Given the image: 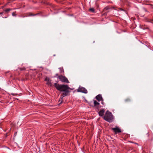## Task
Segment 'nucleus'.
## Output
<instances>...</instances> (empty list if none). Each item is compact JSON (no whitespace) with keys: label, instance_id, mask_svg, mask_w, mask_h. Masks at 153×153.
Wrapping results in <instances>:
<instances>
[{"label":"nucleus","instance_id":"f257e3e1","mask_svg":"<svg viewBox=\"0 0 153 153\" xmlns=\"http://www.w3.org/2000/svg\"><path fill=\"white\" fill-rule=\"evenodd\" d=\"M54 85L57 90L60 91L62 100L64 97L68 95L72 90V89L67 85H60L55 83Z\"/></svg>","mask_w":153,"mask_h":153},{"label":"nucleus","instance_id":"f03ea898","mask_svg":"<svg viewBox=\"0 0 153 153\" xmlns=\"http://www.w3.org/2000/svg\"><path fill=\"white\" fill-rule=\"evenodd\" d=\"M103 117L105 120L109 123L112 122L114 119L112 113L108 110L106 112L105 115Z\"/></svg>","mask_w":153,"mask_h":153},{"label":"nucleus","instance_id":"7ed1b4c3","mask_svg":"<svg viewBox=\"0 0 153 153\" xmlns=\"http://www.w3.org/2000/svg\"><path fill=\"white\" fill-rule=\"evenodd\" d=\"M58 78H59V79L62 82H65L67 83H69V82L67 78L65 76H63L62 75H60L58 76Z\"/></svg>","mask_w":153,"mask_h":153},{"label":"nucleus","instance_id":"20e7f679","mask_svg":"<svg viewBox=\"0 0 153 153\" xmlns=\"http://www.w3.org/2000/svg\"><path fill=\"white\" fill-rule=\"evenodd\" d=\"M111 130L114 131L115 134H116L117 133L121 132V129L117 127L111 128Z\"/></svg>","mask_w":153,"mask_h":153},{"label":"nucleus","instance_id":"39448f33","mask_svg":"<svg viewBox=\"0 0 153 153\" xmlns=\"http://www.w3.org/2000/svg\"><path fill=\"white\" fill-rule=\"evenodd\" d=\"M77 91L81 92L85 94H87L88 93L87 90L84 87H79L77 89Z\"/></svg>","mask_w":153,"mask_h":153},{"label":"nucleus","instance_id":"423d86ee","mask_svg":"<svg viewBox=\"0 0 153 153\" xmlns=\"http://www.w3.org/2000/svg\"><path fill=\"white\" fill-rule=\"evenodd\" d=\"M96 98L99 102H100L101 101L103 100L102 97V95L100 94L97 95L96 97Z\"/></svg>","mask_w":153,"mask_h":153},{"label":"nucleus","instance_id":"0eeeda50","mask_svg":"<svg viewBox=\"0 0 153 153\" xmlns=\"http://www.w3.org/2000/svg\"><path fill=\"white\" fill-rule=\"evenodd\" d=\"M45 80L47 81L46 84L47 85L51 86L52 84L51 83V81L49 78L46 77L45 78Z\"/></svg>","mask_w":153,"mask_h":153},{"label":"nucleus","instance_id":"6e6552de","mask_svg":"<svg viewBox=\"0 0 153 153\" xmlns=\"http://www.w3.org/2000/svg\"><path fill=\"white\" fill-rule=\"evenodd\" d=\"M105 111L104 110V109H102L100 110L98 113L99 116L100 117L103 116L104 115Z\"/></svg>","mask_w":153,"mask_h":153},{"label":"nucleus","instance_id":"1a4fd4ad","mask_svg":"<svg viewBox=\"0 0 153 153\" xmlns=\"http://www.w3.org/2000/svg\"><path fill=\"white\" fill-rule=\"evenodd\" d=\"M13 10L12 8L4 9V11L6 13H8L10 11L12 10Z\"/></svg>","mask_w":153,"mask_h":153},{"label":"nucleus","instance_id":"9d476101","mask_svg":"<svg viewBox=\"0 0 153 153\" xmlns=\"http://www.w3.org/2000/svg\"><path fill=\"white\" fill-rule=\"evenodd\" d=\"M94 106H97V105H100V104L99 102H97L96 100L94 101Z\"/></svg>","mask_w":153,"mask_h":153},{"label":"nucleus","instance_id":"9b49d317","mask_svg":"<svg viewBox=\"0 0 153 153\" xmlns=\"http://www.w3.org/2000/svg\"><path fill=\"white\" fill-rule=\"evenodd\" d=\"M61 73L62 74L64 72V70L63 67H60L59 68Z\"/></svg>","mask_w":153,"mask_h":153},{"label":"nucleus","instance_id":"f8f14e48","mask_svg":"<svg viewBox=\"0 0 153 153\" xmlns=\"http://www.w3.org/2000/svg\"><path fill=\"white\" fill-rule=\"evenodd\" d=\"M38 14V13H36V14H34L32 13H28V16H34Z\"/></svg>","mask_w":153,"mask_h":153},{"label":"nucleus","instance_id":"ddd939ff","mask_svg":"<svg viewBox=\"0 0 153 153\" xmlns=\"http://www.w3.org/2000/svg\"><path fill=\"white\" fill-rule=\"evenodd\" d=\"M98 110H99V109L101 107V106L99 105H97V106H94Z\"/></svg>","mask_w":153,"mask_h":153},{"label":"nucleus","instance_id":"4468645a","mask_svg":"<svg viewBox=\"0 0 153 153\" xmlns=\"http://www.w3.org/2000/svg\"><path fill=\"white\" fill-rule=\"evenodd\" d=\"M125 101L126 102H130L131 101V99L129 98H127L125 100Z\"/></svg>","mask_w":153,"mask_h":153},{"label":"nucleus","instance_id":"2eb2a0df","mask_svg":"<svg viewBox=\"0 0 153 153\" xmlns=\"http://www.w3.org/2000/svg\"><path fill=\"white\" fill-rule=\"evenodd\" d=\"M18 69L20 71H24L26 69V68L25 67H23L22 68H19Z\"/></svg>","mask_w":153,"mask_h":153},{"label":"nucleus","instance_id":"dca6fc26","mask_svg":"<svg viewBox=\"0 0 153 153\" xmlns=\"http://www.w3.org/2000/svg\"><path fill=\"white\" fill-rule=\"evenodd\" d=\"M89 10L93 13L95 12V10L94 8H91L89 9Z\"/></svg>","mask_w":153,"mask_h":153},{"label":"nucleus","instance_id":"f3484780","mask_svg":"<svg viewBox=\"0 0 153 153\" xmlns=\"http://www.w3.org/2000/svg\"><path fill=\"white\" fill-rule=\"evenodd\" d=\"M142 28L143 29H149V28H148V27L147 26H142Z\"/></svg>","mask_w":153,"mask_h":153},{"label":"nucleus","instance_id":"a211bd4d","mask_svg":"<svg viewBox=\"0 0 153 153\" xmlns=\"http://www.w3.org/2000/svg\"><path fill=\"white\" fill-rule=\"evenodd\" d=\"M109 9V8L108 7H105V8H104V11H105V10H108Z\"/></svg>","mask_w":153,"mask_h":153},{"label":"nucleus","instance_id":"6ab92c4d","mask_svg":"<svg viewBox=\"0 0 153 153\" xmlns=\"http://www.w3.org/2000/svg\"><path fill=\"white\" fill-rule=\"evenodd\" d=\"M12 15L13 16H16V12H13L12 13Z\"/></svg>","mask_w":153,"mask_h":153},{"label":"nucleus","instance_id":"aec40b11","mask_svg":"<svg viewBox=\"0 0 153 153\" xmlns=\"http://www.w3.org/2000/svg\"><path fill=\"white\" fill-rule=\"evenodd\" d=\"M3 14V13H0V16H1L3 18H4V17H3L2 16V14Z\"/></svg>","mask_w":153,"mask_h":153},{"label":"nucleus","instance_id":"412c9836","mask_svg":"<svg viewBox=\"0 0 153 153\" xmlns=\"http://www.w3.org/2000/svg\"><path fill=\"white\" fill-rule=\"evenodd\" d=\"M43 69V68L42 67H40L39 68V71H42Z\"/></svg>","mask_w":153,"mask_h":153},{"label":"nucleus","instance_id":"4be33fe9","mask_svg":"<svg viewBox=\"0 0 153 153\" xmlns=\"http://www.w3.org/2000/svg\"><path fill=\"white\" fill-rule=\"evenodd\" d=\"M101 103L102 105H104V102H103V101H102Z\"/></svg>","mask_w":153,"mask_h":153},{"label":"nucleus","instance_id":"5701e85b","mask_svg":"<svg viewBox=\"0 0 153 153\" xmlns=\"http://www.w3.org/2000/svg\"><path fill=\"white\" fill-rule=\"evenodd\" d=\"M149 140H151V141H152V140H153V137H152V139H150H150H149Z\"/></svg>","mask_w":153,"mask_h":153},{"label":"nucleus","instance_id":"b1692460","mask_svg":"<svg viewBox=\"0 0 153 153\" xmlns=\"http://www.w3.org/2000/svg\"><path fill=\"white\" fill-rule=\"evenodd\" d=\"M147 135H148V136H149V134L148 132L147 133Z\"/></svg>","mask_w":153,"mask_h":153},{"label":"nucleus","instance_id":"393cba45","mask_svg":"<svg viewBox=\"0 0 153 153\" xmlns=\"http://www.w3.org/2000/svg\"><path fill=\"white\" fill-rule=\"evenodd\" d=\"M151 23H153V20H152L151 21Z\"/></svg>","mask_w":153,"mask_h":153},{"label":"nucleus","instance_id":"a878e982","mask_svg":"<svg viewBox=\"0 0 153 153\" xmlns=\"http://www.w3.org/2000/svg\"><path fill=\"white\" fill-rule=\"evenodd\" d=\"M17 134V132H16L14 134V135L15 136Z\"/></svg>","mask_w":153,"mask_h":153},{"label":"nucleus","instance_id":"bb28decb","mask_svg":"<svg viewBox=\"0 0 153 153\" xmlns=\"http://www.w3.org/2000/svg\"><path fill=\"white\" fill-rule=\"evenodd\" d=\"M56 76H59L58 75V74H56Z\"/></svg>","mask_w":153,"mask_h":153},{"label":"nucleus","instance_id":"cd10ccee","mask_svg":"<svg viewBox=\"0 0 153 153\" xmlns=\"http://www.w3.org/2000/svg\"><path fill=\"white\" fill-rule=\"evenodd\" d=\"M62 103V102L61 101L60 103H59V104H58V105H60V104L61 103Z\"/></svg>","mask_w":153,"mask_h":153},{"label":"nucleus","instance_id":"c85d7f7f","mask_svg":"<svg viewBox=\"0 0 153 153\" xmlns=\"http://www.w3.org/2000/svg\"><path fill=\"white\" fill-rule=\"evenodd\" d=\"M9 72V71H7V72H6L5 73H8Z\"/></svg>","mask_w":153,"mask_h":153},{"label":"nucleus","instance_id":"c756f323","mask_svg":"<svg viewBox=\"0 0 153 153\" xmlns=\"http://www.w3.org/2000/svg\"><path fill=\"white\" fill-rule=\"evenodd\" d=\"M40 73H39V76H40Z\"/></svg>","mask_w":153,"mask_h":153},{"label":"nucleus","instance_id":"7c9ffc66","mask_svg":"<svg viewBox=\"0 0 153 153\" xmlns=\"http://www.w3.org/2000/svg\"><path fill=\"white\" fill-rule=\"evenodd\" d=\"M7 18V17H4V18Z\"/></svg>","mask_w":153,"mask_h":153},{"label":"nucleus","instance_id":"2f4dec72","mask_svg":"<svg viewBox=\"0 0 153 153\" xmlns=\"http://www.w3.org/2000/svg\"><path fill=\"white\" fill-rule=\"evenodd\" d=\"M136 144H137V143H135Z\"/></svg>","mask_w":153,"mask_h":153},{"label":"nucleus","instance_id":"473e14b6","mask_svg":"<svg viewBox=\"0 0 153 153\" xmlns=\"http://www.w3.org/2000/svg\"><path fill=\"white\" fill-rule=\"evenodd\" d=\"M1 4V3H0V4Z\"/></svg>","mask_w":153,"mask_h":153},{"label":"nucleus","instance_id":"72a5a7b5","mask_svg":"<svg viewBox=\"0 0 153 153\" xmlns=\"http://www.w3.org/2000/svg\"><path fill=\"white\" fill-rule=\"evenodd\" d=\"M40 153H42L41 152H40Z\"/></svg>","mask_w":153,"mask_h":153}]
</instances>
